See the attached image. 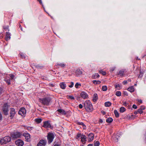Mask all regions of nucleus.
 I'll use <instances>...</instances> for the list:
<instances>
[{
	"label": "nucleus",
	"mask_w": 146,
	"mask_h": 146,
	"mask_svg": "<svg viewBox=\"0 0 146 146\" xmlns=\"http://www.w3.org/2000/svg\"><path fill=\"white\" fill-rule=\"evenodd\" d=\"M84 107L87 111L90 112L93 110L92 105L91 102L89 100H87L85 101L84 103Z\"/></svg>",
	"instance_id": "f257e3e1"
},
{
	"label": "nucleus",
	"mask_w": 146,
	"mask_h": 146,
	"mask_svg": "<svg viewBox=\"0 0 146 146\" xmlns=\"http://www.w3.org/2000/svg\"><path fill=\"white\" fill-rule=\"evenodd\" d=\"M51 100L50 98L47 97L42 99L39 98L38 99V101L44 105L48 106L50 104Z\"/></svg>",
	"instance_id": "f03ea898"
},
{
	"label": "nucleus",
	"mask_w": 146,
	"mask_h": 146,
	"mask_svg": "<svg viewBox=\"0 0 146 146\" xmlns=\"http://www.w3.org/2000/svg\"><path fill=\"white\" fill-rule=\"evenodd\" d=\"M11 140V137L9 136H6L4 138L1 139L0 142L1 144H5L10 141Z\"/></svg>",
	"instance_id": "7ed1b4c3"
},
{
	"label": "nucleus",
	"mask_w": 146,
	"mask_h": 146,
	"mask_svg": "<svg viewBox=\"0 0 146 146\" xmlns=\"http://www.w3.org/2000/svg\"><path fill=\"white\" fill-rule=\"evenodd\" d=\"M54 137V135L53 133H48L47 136L48 143H50L52 142Z\"/></svg>",
	"instance_id": "20e7f679"
},
{
	"label": "nucleus",
	"mask_w": 146,
	"mask_h": 146,
	"mask_svg": "<svg viewBox=\"0 0 146 146\" xmlns=\"http://www.w3.org/2000/svg\"><path fill=\"white\" fill-rule=\"evenodd\" d=\"M9 105L7 103L4 104L3 106V110L4 114L5 115H7L8 114Z\"/></svg>",
	"instance_id": "39448f33"
},
{
	"label": "nucleus",
	"mask_w": 146,
	"mask_h": 146,
	"mask_svg": "<svg viewBox=\"0 0 146 146\" xmlns=\"http://www.w3.org/2000/svg\"><path fill=\"white\" fill-rule=\"evenodd\" d=\"M21 136V134L19 132H16L11 134V136L12 139H14L19 137Z\"/></svg>",
	"instance_id": "423d86ee"
},
{
	"label": "nucleus",
	"mask_w": 146,
	"mask_h": 146,
	"mask_svg": "<svg viewBox=\"0 0 146 146\" xmlns=\"http://www.w3.org/2000/svg\"><path fill=\"white\" fill-rule=\"evenodd\" d=\"M83 70L79 68L77 69L75 71V73L77 76L82 75L83 72Z\"/></svg>",
	"instance_id": "0eeeda50"
},
{
	"label": "nucleus",
	"mask_w": 146,
	"mask_h": 146,
	"mask_svg": "<svg viewBox=\"0 0 146 146\" xmlns=\"http://www.w3.org/2000/svg\"><path fill=\"white\" fill-rule=\"evenodd\" d=\"M26 113V110L24 108H21L19 111L18 113L19 114L22 116H24Z\"/></svg>",
	"instance_id": "6e6552de"
},
{
	"label": "nucleus",
	"mask_w": 146,
	"mask_h": 146,
	"mask_svg": "<svg viewBox=\"0 0 146 146\" xmlns=\"http://www.w3.org/2000/svg\"><path fill=\"white\" fill-rule=\"evenodd\" d=\"M46 143L45 140H41L38 143L37 146H45Z\"/></svg>",
	"instance_id": "1a4fd4ad"
},
{
	"label": "nucleus",
	"mask_w": 146,
	"mask_h": 146,
	"mask_svg": "<svg viewBox=\"0 0 146 146\" xmlns=\"http://www.w3.org/2000/svg\"><path fill=\"white\" fill-rule=\"evenodd\" d=\"M23 135L25 137L26 141H30V135L28 133H25L23 134Z\"/></svg>",
	"instance_id": "9d476101"
},
{
	"label": "nucleus",
	"mask_w": 146,
	"mask_h": 146,
	"mask_svg": "<svg viewBox=\"0 0 146 146\" xmlns=\"http://www.w3.org/2000/svg\"><path fill=\"white\" fill-rule=\"evenodd\" d=\"M15 143L18 146H22L23 144V141L21 140H18L15 141Z\"/></svg>",
	"instance_id": "9b49d317"
},
{
	"label": "nucleus",
	"mask_w": 146,
	"mask_h": 146,
	"mask_svg": "<svg viewBox=\"0 0 146 146\" xmlns=\"http://www.w3.org/2000/svg\"><path fill=\"white\" fill-rule=\"evenodd\" d=\"M43 127L45 128L50 127H51V125L48 121H45L44 122Z\"/></svg>",
	"instance_id": "f8f14e48"
},
{
	"label": "nucleus",
	"mask_w": 146,
	"mask_h": 146,
	"mask_svg": "<svg viewBox=\"0 0 146 146\" xmlns=\"http://www.w3.org/2000/svg\"><path fill=\"white\" fill-rule=\"evenodd\" d=\"M15 114V110L13 108H12L11 109V111L10 114V116L11 117V118L14 116Z\"/></svg>",
	"instance_id": "ddd939ff"
},
{
	"label": "nucleus",
	"mask_w": 146,
	"mask_h": 146,
	"mask_svg": "<svg viewBox=\"0 0 146 146\" xmlns=\"http://www.w3.org/2000/svg\"><path fill=\"white\" fill-rule=\"evenodd\" d=\"M80 96L82 98L84 99L88 97V94L84 92H82L81 93Z\"/></svg>",
	"instance_id": "4468645a"
},
{
	"label": "nucleus",
	"mask_w": 146,
	"mask_h": 146,
	"mask_svg": "<svg viewBox=\"0 0 146 146\" xmlns=\"http://www.w3.org/2000/svg\"><path fill=\"white\" fill-rule=\"evenodd\" d=\"M86 136L84 135H82L81 137V141L83 144H84L86 143Z\"/></svg>",
	"instance_id": "2eb2a0df"
},
{
	"label": "nucleus",
	"mask_w": 146,
	"mask_h": 146,
	"mask_svg": "<svg viewBox=\"0 0 146 146\" xmlns=\"http://www.w3.org/2000/svg\"><path fill=\"white\" fill-rule=\"evenodd\" d=\"M60 87L62 89H64L66 88V85L64 82H62L60 84Z\"/></svg>",
	"instance_id": "dca6fc26"
},
{
	"label": "nucleus",
	"mask_w": 146,
	"mask_h": 146,
	"mask_svg": "<svg viewBox=\"0 0 146 146\" xmlns=\"http://www.w3.org/2000/svg\"><path fill=\"white\" fill-rule=\"evenodd\" d=\"M11 35L10 33L8 32H6V36L5 37V39L7 41L10 39Z\"/></svg>",
	"instance_id": "f3484780"
},
{
	"label": "nucleus",
	"mask_w": 146,
	"mask_h": 146,
	"mask_svg": "<svg viewBox=\"0 0 146 146\" xmlns=\"http://www.w3.org/2000/svg\"><path fill=\"white\" fill-rule=\"evenodd\" d=\"M88 137L89 139V140L91 141H92L94 137V135L92 133H91L88 134Z\"/></svg>",
	"instance_id": "a211bd4d"
},
{
	"label": "nucleus",
	"mask_w": 146,
	"mask_h": 146,
	"mask_svg": "<svg viewBox=\"0 0 146 146\" xmlns=\"http://www.w3.org/2000/svg\"><path fill=\"white\" fill-rule=\"evenodd\" d=\"M57 111L60 113H61L63 115H66V112L64 110L59 109L57 110Z\"/></svg>",
	"instance_id": "6ab92c4d"
},
{
	"label": "nucleus",
	"mask_w": 146,
	"mask_h": 146,
	"mask_svg": "<svg viewBox=\"0 0 146 146\" xmlns=\"http://www.w3.org/2000/svg\"><path fill=\"white\" fill-rule=\"evenodd\" d=\"M98 98L97 94H94L93 98V101L94 102H96L98 99Z\"/></svg>",
	"instance_id": "aec40b11"
},
{
	"label": "nucleus",
	"mask_w": 146,
	"mask_h": 146,
	"mask_svg": "<svg viewBox=\"0 0 146 146\" xmlns=\"http://www.w3.org/2000/svg\"><path fill=\"white\" fill-rule=\"evenodd\" d=\"M124 71L123 70H120L117 74V75L120 76H122L124 75Z\"/></svg>",
	"instance_id": "412c9836"
},
{
	"label": "nucleus",
	"mask_w": 146,
	"mask_h": 146,
	"mask_svg": "<svg viewBox=\"0 0 146 146\" xmlns=\"http://www.w3.org/2000/svg\"><path fill=\"white\" fill-rule=\"evenodd\" d=\"M135 91V89L133 86H131L128 88V91L131 92H132Z\"/></svg>",
	"instance_id": "4be33fe9"
},
{
	"label": "nucleus",
	"mask_w": 146,
	"mask_h": 146,
	"mask_svg": "<svg viewBox=\"0 0 146 146\" xmlns=\"http://www.w3.org/2000/svg\"><path fill=\"white\" fill-rule=\"evenodd\" d=\"M100 76L98 73H95L92 76V78L93 79H96L98 78Z\"/></svg>",
	"instance_id": "5701e85b"
},
{
	"label": "nucleus",
	"mask_w": 146,
	"mask_h": 146,
	"mask_svg": "<svg viewBox=\"0 0 146 146\" xmlns=\"http://www.w3.org/2000/svg\"><path fill=\"white\" fill-rule=\"evenodd\" d=\"M114 113L116 117H118L119 116V114L116 110H115L114 111Z\"/></svg>",
	"instance_id": "b1692460"
},
{
	"label": "nucleus",
	"mask_w": 146,
	"mask_h": 146,
	"mask_svg": "<svg viewBox=\"0 0 146 146\" xmlns=\"http://www.w3.org/2000/svg\"><path fill=\"white\" fill-rule=\"evenodd\" d=\"M66 65V64L64 63H57L56 65V66L58 67V66H60L61 67H63Z\"/></svg>",
	"instance_id": "393cba45"
},
{
	"label": "nucleus",
	"mask_w": 146,
	"mask_h": 146,
	"mask_svg": "<svg viewBox=\"0 0 146 146\" xmlns=\"http://www.w3.org/2000/svg\"><path fill=\"white\" fill-rule=\"evenodd\" d=\"M126 110V109L124 107H121L120 108L119 111L121 113H123Z\"/></svg>",
	"instance_id": "a878e982"
},
{
	"label": "nucleus",
	"mask_w": 146,
	"mask_h": 146,
	"mask_svg": "<svg viewBox=\"0 0 146 146\" xmlns=\"http://www.w3.org/2000/svg\"><path fill=\"white\" fill-rule=\"evenodd\" d=\"M113 119L111 117L108 118L106 120V122L108 123H111L113 121Z\"/></svg>",
	"instance_id": "bb28decb"
},
{
	"label": "nucleus",
	"mask_w": 146,
	"mask_h": 146,
	"mask_svg": "<svg viewBox=\"0 0 146 146\" xmlns=\"http://www.w3.org/2000/svg\"><path fill=\"white\" fill-rule=\"evenodd\" d=\"M115 88L117 90H119L121 88V86L119 84H117L115 85Z\"/></svg>",
	"instance_id": "cd10ccee"
},
{
	"label": "nucleus",
	"mask_w": 146,
	"mask_h": 146,
	"mask_svg": "<svg viewBox=\"0 0 146 146\" xmlns=\"http://www.w3.org/2000/svg\"><path fill=\"white\" fill-rule=\"evenodd\" d=\"M111 104V103L110 102H106L105 103V106L106 107H109Z\"/></svg>",
	"instance_id": "c85d7f7f"
},
{
	"label": "nucleus",
	"mask_w": 146,
	"mask_h": 146,
	"mask_svg": "<svg viewBox=\"0 0 146 146\" xmlns=\"http://www.w3.org/2000/svg\"><path fill=\"white\" fill-rule=\"evenodd\" d=\"M35 121L37 123H39L41 122L42 121V119L41 118H37L35 119Z\"/></svg>",
	"instance_id": "c756f323"
},
{
	"label": "nucleus",
	"mask_w": 146,
	"mask_h": 146,
	"mask_svg": "<svg viewBox=\"0 0 146 146\" xmlns=\"http://www.w3.org/2000/svg\"><path fill=\"white\" fill-rule=\"evenodd\" d=\"M93 83L95 84H99L101 82L100 81L94 80L93 81Z\"/></svg>",
	"instance_id": "7c9ffc66"
},
{
	"label": "nucleus",
	"mask_w": 146,
	"mask_h": 146,
	"mask_svg": "<svg viewBox=\"0 0 146 146\" xmlns=\"http://www.w3.org/2000/svg\"><path fill=\"white\" fill-rule=\"evenodd\" d=\"M115 95L118 96H119L121 95V92L120 91H117L115 92Z\"/></svg>",
	"instance_id": "2f4dec72"
},
{
	"label": "nucleus",
	"mask_w": 146,
	"mask_h": 146,
	"mask_svg": "<svg viewBox=\"0 0 146 146\" xmlns=\"http://www.w3.org/2000/svg\"><path fill=\"white\" fill-rule=\"evenodd\" d=\"M5 80L8 85L10 84V79L9 78L7 79V78H6L5 79Z\"/></svg>",
	"instance_id": "473e14b6"
},
{
	"label": "nucleus",
	"mask_w": 146,
	"mask_h": 146,
	"mask_svg": "<svg viewBox=\"0 0 146 146\" xmlns=\"http://www.w3.org/2000/svg\"><path fill=\"white\" fill-rule=\"evenodd\" d=\"M99 72L100 73L102 74L103 75H105L106 74V72L102 70H99Z\"/></svg>",
	"instance_id": "72a5a7b5"
},
{
	"label": "nucleus",
	"mask_w": 146,
	"mask_h": 146,
	"mask_svg": "<svg viewBox=\"0 0 146 146\" xmlns=\"http://www.w3.org/2000/svg\"><path fill=\"white\" fill-rule=\"evenodd\" d=\"M102 90L103 91H106L107 90V87L106 86H103L102 87Z\"/></svg>",
	"instance_id": "f704fd0d"
},
{
	"label": "nucleus",
	"mask_w": 146,
	"mask_h": 146,
	"mask_svg": "<svg viewBox=\"0 0 146 146\" xmlns=\"http://www.w3.org/2000/svg\"><path fill=\"white\" fill-rule=\"evenodd\" d=\"M33 127H28L26 128V129L28 130L31 131L33 129Z\"/></svg>",
	"instance_id": "c9c22d12"
},
{
	"label": "nucleus",
	"mask_w": 146,
	"mask_h": 146,
	"mask_svg": "<svg viewBox=\"0 0 146 146\" xmlns=\"http://www.w3.org/2000/svg\"><path fill=\"white\" fill-rule=\"evenodd\" d=\"M78 124L80 125H82L84 127V129L86 128V126L82 122H79L78 123Z\"/></svg>",
	"instance_id": "e433bc0d"
},
{
	"label": "nucleus",
	"mask_w": 146,
	"mask_h": 146,
	"mask_svg": "<svg viewBox=\"0 0 146 146\" xmlns=\"http://www.w3.org/2000/svg\"><path fill=\"white\" fill-rule=\"evenodd\" d=\"M100 145V143L98 141H96L94 143V146H99Z\"/></svg>",
	"instance_id": "4c0bfd02"
},
{
	"label": "nucleus",
	"mask_w": 146,
	"mask_h": 146,
	"mask_svg": "<svg viewBox=\"0 0 146 146\" xmlns=\"http://www.w3.org/2000/svg\"><path fill=\"white\" fill-rule=\"evenodd\" d=\"M138 113L140 114H141L143 112V111L140 108H139L138 110Z\"/></svg>",
	"instance_id": "58836bf2"
},
{
	"label": "nucleus",
	"mask_w": 146,
	"mask_h": 146,
	"mask_svg": "<svg viewBox=\"0 0 146 146\" xmlns=\"http://www.w3.org/2000/svg\"><path fill=\"white\" fill-rule=\"evenodd\" d=\"M143 72H141V71H140V74H139V77L141 78L143 76Z\"/></svg>",
	"instance_id": "ea45409f"
},
{
	"label": "nucleus",
	"mask_w": 146,
	"mask_h": 146,
	"mask_svg": "<svg viewBox=\"0 0 146 146\" xmlns=\"http://www.w3.org/2000/svg\"><path fill=\"white\" fill-rule=\"evenodd\" d=\"M82 135L80 133H78L77 135V137L76 138L78 139V138L80 137L81 138V137L82 136Z\"/></svg>",
	"instance_id": "a19ab883"
},
{
	"label": "nucleus",
	"mask_w": 146,
	"mask_h": 146,
	"mask_svg": "<svg viewBox=\"0 0 146 146\" xmlns=\"http://www.w3.org/2000/svg\"><path fill=\"white\" fill-rule=\"evenodd\" d=\"M21 57L22 58H25L24 55L22 53H20Z\"/></svg>",
	"instance_id": "79ce46f5"
},
{
	"label": "nucleus",
	"mask_w": 146,
	"mask_h": 146,
	"mask_svg": "<svg viewBox=\"0 0 146 146\" xmlns=\"http://www.w3.org/2000/svg\"><path fill=\"white\" fill-rule=\"evenodd\" d=\"M79 85H81L80 84H79L78 83L76 84L75 85V87L76 88H78V87Z\"/></svg>",
	"instance_id": "37998d69"
},
{
	"label": "nucleus",
	"mask_w": 146,
	"mask_h": 146,
	"mask_svg": "<svg viewBox=\"0 0 146 146\" xmlns=\"http://www.w3.org/2000/svg\"><path fill=\"white\" fill-rule=\"evenodd\" d=\"M71 85L69 86V87L70 88H72L74 85V83L73 82H71L70 83Z\"/></svg>",
	"instance_id": "c03bdc74"
},
{
	"label": "nucleus",
	"mask_w": 146,
	"mask_h": 146,
	"mask_svg": "<svg viewBox=\"0 0 146 146\" xmlns=\"http://www.w3.org/2000/svg\"><path fill=\"white\" fill-rule=\"evenodd\" d=\"M68 98L70 99L71 100H74V98L73 96H68Z\"/></svg>",
	"instance_id": "a18cd8bd"
},
{
	"label": "nucleus",
	"mask_w": 146,
	"mask_h": 146,
	"mask_svg": "<svg viewBox=\"0 0 146 146\" xmlns=\"http://www.w3.org/2000/svg\"><path fill=\"white\" fill-rule=\"evenodd\" d=\"M9 76L11 79H13L14 77V76L13 74H11L9 75Z\"/></svg>",
	"instance_id": "49530a36"
},
{
	"label": "nucleus",
	"mask_w": 146,
	"mask_h": 146,
	"mask_svg": "<svg viewBox=\"0 0 146 146\" xmlns=\"http://www.w3.org/2000/svg\"><path fill=\"white\" fill-rule=\"evenodd\" d=\"M115 67H112L110 69V71L111 72H113L115 69Z\"/></svg>",
	"instance_id": "de8ad7c7"
},
{
	"label": "nucleus",
	"mask_w": 146,
	"mask_h": 146,
	"mask_svg": "<svg viewBox=\"0 0 146 146\" xmlns=\"http://www.w3.org/2000/svg\"><path fill=\"white\" fill-rule=\"evenodd\" d=\"M79 108H80L82 109L83 108L82 105L81 104H80L79 105Z\"/></svg>",
	"instance_id": "09e8293b"
},
{
	"label": "nucleus",
	"mask_w": 146,
	"mask_h": 146,
	"mask_svg": "<svg viewBox=\"0 0 146 146\" xmlns=\"http://www.w3.org/2000/svg\"><path fill=\"white\" fill-rule=\"evenodd\" d=\"M133 108H134V109H136L137 108V106L136 105H135V104H133Z\"/></svg>",
	"instance_id": "8fccbe9b"
},
{
	"label": "nucleus",
	"mask_w": 146,
	"mask_h": 146,
	"mask_svg": "<svg viewBox=\"0 0 146 146\" xmlns=\"http://www.w3.org/2000/svg\"><path fill=\"white\" fill-rule=\"evenodd\" d=\"M142 110H144L145 109V108L144 106H142L141 107V108H140Z\"/></svg>",
	"instance_id": "3c124183"
},
{
	"label": "nucleus",
	"mask_w": 146,
	"mask_h": 146,
	"mask_svg": "<svg viewBox=\"0 0 146 146\" xmlns=\"http://www.w3.org/2000/svg\"><path fill=\"white\" fill-rule=\"evenodd\" d=\"M114 139L115 142H117L118 140V138H117V137H116Z\"/></svg>",
	"instance_id": "603ef678"
},
{
	"label": "nucleus",
	"mask_w": 146,
	"mask_h": 146,
	"mask_svg": "<svg viewBox=\"0 0 146 146\" xmlns=\"http://www.w3.org/2000/svg\"><path fill=\"white\" fill-rule=\"evenodd\" d=\"M127 81L125 80L123 82V83L124 84H125L127 83Z\"/></svg>",
	"instance_id": "864d4df0"
},
{
	"label": "nucleus",
	"mask_w": 146,
	"mask_h": 146,
	"mask_svg": "<svg viewBox=\"0 0 146 146\" xmlns=\"http://www.w3.org/2000/svg\"><path fill=\"white\" fill-rule=\"evenodd\" d=\"M37 1L39 2V3L40 4H42V2L41 0H37Z\"/></svg>",
	"instance_id": "5fc2aeb1"
},
{
	"label": "nucleus",
	"mask_w": 146,
	"mask_h": 146,
	"mask_svg": "<svg viewBox=\"0 0 146 146\" xmlns=\"http://www.w3.org/2000/svg\"><path fill=\"white\" fill-rule=\"evenodd\" d=\"M138 102L140 103V104H141L142 103V101L141 100H138Z\"/></svg>",
	"instance_id": "6e6d98bb"
},
{
	"label": "nucleus",
	"mask_w": 146,
	"mask_h": 146,
	"mask_svg": "<svg viewBox=\"0 0 146 146\" xmlns=\"http://www.w3.org/2000/svg\"><path fill=\"white\" fill-rule=\"evenodd\" d=\"M101 113L103 115H104L106 114V112L104 111H102Z\"/></svg>",
	"instance_id": "4d7b16f0"
},
{
	"label": "nucleus",
	"mask_w": 146,
	"mask_h": 146,
	"mask_svg": "<svg viewBox=\"0 0 146 146\" xmlns=\"http://www.w3.org/2000/svg\"><path fill=\"white\" fill-rule=\"evenodd\" d=\"M2 119V115L1 113H0V120H1Z\"/></svg>",
	"instance_id": "13d9d810"
},
{
	"label": "nucleus",
	"mask_w": 146,
	"mask_h": 146,
	"mask_svg": "<svg viewBox=\"0 0 146 146\" xmlns=\"http://www.w3.org/2000/svg\"><path fill=\"white\" fill-rule=\"evenodd\" d=\"M60 145L59 144H56L54 146H60Z\"/></svg>",
	"instance_id": "bf43d9fd"
},
{
	"label": "nucleus",
	"mask_w": 146,
	"mask_h": 146,
	"mask_svg": "<svg viewBox=\"0 0 146 146\" xmlns=\"http://www.w3.org/2000/svg\"><path fill=\"white\" fill-rule=\"evenodd\" d=\"M138 113H138V111H135L134 112V113L135 114H137Z\"/></svg>",
	"instance_id": "052dcab7"
},
{
	"label": "nucleus",
	"mask_w": 146,
	"mask_h": 146,
	"mask_svg": "<svg viewBox=\"0 0 146 146\" xmlns=\"http://www.w3.org/2000/svg\"><path fill=\"white\" fill-rule=\"evenodd\" d=\"M99 122L101 123H102L103 122V120L102 119H100L99 120Z\"/></svg>",
	"instance_id": "680f3d73"
},
{
	"label": "nucleus",
	"mask_w": 146,
	"mask_h": 146,
	"mask_svg": "<svg viewBox=\"0 0 146 146\" xmlns=\"http://www.w3.org/2000/svg\"><path fill=\"white\" fill-rule=\"evenodd\" d=\"M127 103H126V102H124L123 103V105L125 106H126L127 105Z\"/></svg>",
	"instance_id": "e2e57ef3"
},
{
	"label": "nucleus",
	"mask_w": 146,
	"mask_h": 146,
	"mask_svg": "<svg viewBox=\"0 0 146 146\" xmlns=\"http://www.w3.org/2000/svg\"><path fill=\"white\" fill-rule=\"evenodd\" d=\"M88 146H93V145L92 144H89Z\"/></svg>",
	"instance_id": "0e129e2a"
},
{
	"label": "nucleus",
	"mask_w": 146,
	"mask_h": 146,
	"mask_svg": "<svg viewBox=\"0 0 146 146\" xmlns=\"http://www.w3.org/2000/svg\"><path fill=\"white\" fill-rule=\"evenodd\" d=\"M128 81H131V80L128 79Z\"/></svg>",
	"instance_id": "69168bd1"
},
{
	"label": "nucleus",
	"mask_w": 146,
	"mask_h": 146,
	"mask_svg": "<svg viewBox=\"0 0 146 146\" xmlns=\"http://www.w3.org/2000/svg\"><path fill=\"white\" fill-rule=\"evenodd\" d=\"M2 94V92H1L0 91V94Z\"/></svg>",
	"instance_id": "338daca9"
},
{
	"label": "nucleus",
	"mask_w": 146,
	"mask_h": 146,
	"mask_svg": "<svg viewBox=\"0 0 146 146\" xmlns=\"http://www.w3.org/2000/svg\"><path fill=\"white\" fill-rule=\"evenodd\" d=\"M21 30H22V28H21Z\"/></svg>",
	"instance_id": "774afa93"
}]
</instances>
